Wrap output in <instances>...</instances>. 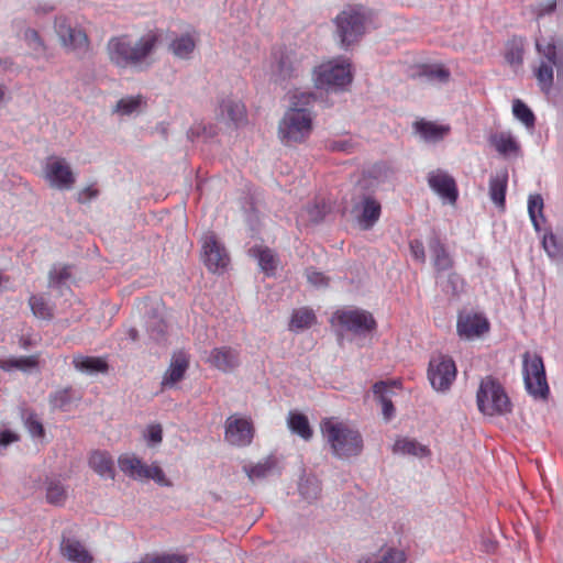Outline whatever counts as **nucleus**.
I'll return each instance as SVG.
<instances>
[{"label": "nucleus", "mask_w": 563, "mask_h": 563, "mask_svg": "<svg viewBox=\"0 0 563 563\" xmlns=\"http://www.w3.org/2000/svg\"><path fill=\"white\" fill-rule=\"evenodd\" d=\"M320 430L335 457L349 459L363 452L364 441L357 429L327 418L320 422Z\"/></svg>", "instance_id": "obj_1"}, {"label": "nucleus", "mask_w": 563, "mask_h": 563, "mask_svg": "<svg viewBox=\"0 0 563 563\" xmlns=\"http://www.w3.org/2000/svg\"><path fill=\"white\" fill-rule=\"evenodd\" d=\"M374 16V11L365 5H346L333 20L340 46L347 49L358 43L366 32L367 23L372 22Z\"/></svg>", "instance_id": "obj_2"}, {"label": "nucleus", "mask_w": 563, "mask_h": 563, "mask_svg": "<svg viewBox=\"0 0 563 563\" xmlns=\"http://www.w3.org/2000/svg\"><path fill=\"white\" fill-rule=\"evenodd\" d=\"M156 42L157 37L154 34L142 36L134 44L125 36L113 37L108 43L110 60L119 67L136 65L153 52Z\"/></svg>", "instance_id": "obj_3"}, {"label": "nucleus", "mask_w": 563, "mask_h": 563, "mask_svg": "<svg viewBox=\"0 0 563 563\" xmlns=\"http://www.w3.org/2000/svg\"><path fill=\"white\" fill-rule=\"evenodd\" d=\"M352 65L347 58L333 59L313 68V86L319 90L339 92L353 81Z\"/></svg>", "instance_id": "obj_4"}, {"label": "nucleus", "mask_w": 563, "mask_h": 563, "mask_svg": "<svg viewBox=\"0 0 563 563\" xmlns=\"http://www.w3.org/2000/svg\"><path fill=\"white\" fill-rule=\"evenodd\" d=\"M313 130L312 112L287 109L278 122V137L286 146L306 142Z\"/></svg>", "instance_id": "obj_5"}, {"label": "nucleus", "mask_w": 563, "mask_h": 563, "mask_svg": "<svg viewBox=\"0 0 563 563\" xmlns=\"http://www.w3.org/2000/svg\"><path fill=\"white\" fill-rule=\"evenodd\" d=\"M476 404L478 410L486 416H503L511 411V402L501 384L492 376L481 380Z\"/></svg>", "instance_id": "obj_6"}, {"label": "nucleus", "mask_w": 563, "mask_h": 563, "mask_svg": "<svg viewBox=\"0 0 563 563\" xmlns=\"http://www.w3.org/2000/svg\"><path fill=\"white\" fill-rule=\"evenodd\" d=\"M522 373L528 394L536 399H548L550 388L542 356L538 353L526 352L522 356Z\"/></svg>", "instance_id": "obj_7"}, {"label": "nucleus", "mask_w": 563, "mask_h": 563, "mask_svg": "<svg viewBox=\"0 0 563 563\" xmlns=\"http://www.w3.org/2000/svg\"><path fill=\"white\" fill-rule=\"evenodd\" d=\"M536 48L540 55L544 57L540 66L536 70V77L540 89L549 93L553 86V66L556 67L558 74L563 68V56L556 58V43L553 37L545 40L543 37L536 40Z\"/></svg>", "instance_id": "obj_8"}, {"label": "nucleus", "mask_w": 563, "mask_h": 563, "mask_svg": "<svg viewBox=\"0 0 563 563\" xmlns=\"http://www.w3.org/2000/svg\"><path fill=\"white\" fill-rule=\"evenodd\" d=\"M271 80L279 86L299 77L302 71L297 53L286 47H277L271 54Z\"/></svg>", "instance_id": "obj_9"}, {"label": "nucleus", "mask_w": 563, "mask_h": 563, "mask_svg": "<svg viewBox=\"0 0 563 563\" xmlns=\"http://www.w3.org/2000/svg\"><path fill=\"white\" fill-rule=\"evenodd\" d=\"M456 365L451 356L439 354L431 357L428 366V379L437 391H448L456 377Z\"/></svg>", "instance_id": "obj_10"}, {"label": "nucleus", "mask_w": 563, "mask_h": 563, "mask_svg": "<svg viewBox=\"0 0 563 563\" xmlns=\"http://www.w3.org/2000/svg\"><path fill=\"white\" fill-rule=\"evenodd\" d=\"M335 317L341 327L357 336H365L374 332L377 322L373 314L366 310L353 309L336 311Z\"/></svg>", "instance_id": "obj_11"}, {"label": "nucleus", "mask_w": 563, "mask_h": 563, "mask_svg": "<svg viewBox=\"0 0 563 563\" xmlns=\"http://www.w3.org/2000/svg\"><path fill=\"white\" fill-rule=\"evenodd\" d=\"M201 257L206 267L212 273L224 271L230 263L225 247L217 240L214 234L205 236Z\"/></svg>", "instance_id": "obj_12"}, {"label": "nucleus", "mask_w": 563, "mask_h": 563, "mask_svg": "<svg viewBox=\"0 0 563 563\" xmlns=\"http://www.w3.org/2000/svg\"><path fill=\"white\" fill-rule=\"evenodd\" d=\"M55 29L64 46L77 54H84L88 51L89 41L87 34L80 29L73 27L66 18H57L55 20Z\"/></svg>", "instance_id": "obj_13"}, {"label": "nucleus", "mask_w": 563, "mask_h": 563, "mask_svg": "<svg viewBox=\"0 0 563 563\" xmlns=\"http://www.w3.org/2000/svg\"><path fill=\"white\" fill-rule=\"evenodd\" d=\"M253 433V426L246 419L230 416L225 421V440L233 445H249L252 442Z\"/></svg>", "instance_id": "obj_14"}, {"label": "nucleus", "mask_w": 563, "mask_h": 563, "mask_svg": "<svg viewBox=\"0 0 563 563\" xmlns=\"http://www.w3.org/2000/svg\"><path fill=\"white\" fill-rule=\"evenodd\" d=\"M45 174L51 185L58 189H70L76 181L73 170L63 158L47 162Z\"/></svg>", "instance_id": "obj_15"}, {"label": "nucleus", "mask_w": 563, "mask_h": 563, "mask_svg": "<svg viewBox=\"0 0 563 563\" xmlns=\"http://www.w3.org/2000/svg\"><path fill=\"white\" fill-rule=\"evenodd\" d=\"M428 184L434 192L448 202H456L459 198L457 186L454 178L449 174L441 170L432 172L428 175Z\"/></svg>", "instance_id": "obj_16"}, {"label": "nucleus", "mask_w": 563, "mask_h": 563, "mask_svg": "<svg viewBox=\"0 0 563 563\" xmlns=\"http://www.w3.org/2000/svg\"><path fill=\"white\" fill-rule=\"evenodd\" d=\"M428 246L431 252L433 267L437 273V279L441 277V273L450 271L454 266V260L449 253L445 244L441 241L438 233L433 234L428 240Z\"/></svg>", "instance_id": "obj_17"}, {"label": "nucleus", "mask_w": 563, "mask_h": 563, "mask_svg": "<svg viewBox=\"0 0 563 563\" xmlns=\"http://www.w3.org/2000/svg\"><path fill=\"white\" fill-rule=\"evenodd\" d=\"M208 362L219 371L229 373L240 366V352L231 346L214 347L210 351Z\"/></svg>", "instance_id": "obj_18"}, {"label": "nucleus", "mask_w": 563, "mask_h": 563, "mask_svg": "<svg viewBox=\"0 0 563 563\" xmlns=\"http://www.w3.org/2000/svg\"><path fill=\"white\" fill-rule=\"evenodd\" d=\"M460 336L473 338L479 336L489 330L488 320L478 313L459 316L456 324Z\"/></svg>", "instance_id": "obj_19"}, {"label": "nucleus", "mask_w": 563, "mask_h": 563, "mask_svg": "<svg viewBox=\"0 0 563 563\" xmlns=\"http://www.w3.org/2000/svg\"><path fill=\"white\" fill-rule=\"evenodd\" d=\"M60 553L74 563H92V555L85 549L82 543L76 538L67 537L65 533L60 540Z\"/></svg>", "instance_id": "obj_20"}, {"label": "nucleus", "mask_w": 563, "mask_h": 563, "mask_svg": "<svg viewBox=\"0 0 563 563\" xmlns=\"http://www.w3.org/2000/svg\"><path fill=\"white\" fill-rule=\"evenodd\" d=\"M189 366V360L185 352H176L170 358L168 368L166 369L163 379V387H173L175 384L180 382Z\"/></svg>", "instance_id": "obj_21"}, {"label": "nucleus", "mask_w": 563, "mask_h": 563, "mask_svg": "<svg viewBox=\"0 0 563 563\" xmlns=\"http://www.w3.org/2000/svg\"><path fill=\"white\" fill-rule=\"evenodd\" d=\"M120 471L134 481L145 479L150 465H146L135 455L122 454L118 459Z\"/></svg>", "instance_id": "obj_22"}, {"label": "nucleus", "mask_w": 563, "mask_h": 563, "mask_svg": "<svg viewBox=\"0 0 563 563\" xmlns=\"http://www.w3.org/2000/svg\"><path fill=\"white\" fill-rule=\"evenodd\" d=\"M249 255L255 258L261 271L268 277L274 276L277 268V256L268 246L254 245L249 250Z\"/></svg>", "instance_id": "obj_23"}, {"label": "nucleus", "mask_w": 563, "mask_h": 563, "mask_svg": "<svg viewBox=\"0 0 563 563\" xmlns=\"http://www.w3.org/2000/svg\"><path fill=\"white\" fill-rule=\"evenodd\" d=\"M382 213L380 203L372 196H364L358 224L363 230H371L379 220Z\"/></svg>", "instance_id": "obj_24"}, {"label": "nucleus", "mask_w": 563, "mask_h": 563, "mask_svg": "<svg viewBox=\"0 0 563 563\" xmlns=\"http://www.w3.org/2000/svg\"><path fill=\"white\" fill-rule=\"evenodd\" d=\"M413 129L421 139L426 142H439L449 133L450 128L445 125H439L431 121L423 119L413 123Z\"/></svg>", "instance_id": "obj_25"}, {"label": "nucleus", "mask_w": 563, "mask_h": 563, "mask_svg": "<svg viewBox=\"0 0 563 563\" xmlns=\"http://www.w3.org/2000/svg\"><path fill=\"white\" fill-rule=\"evenodd\" d=\"M73 365L77 371L85 374L106 373L109 368L104 358L80 354L74 356Z\"/></svg>", "instance_id": "obj_26"}, {"label": "nucleus", "mask_w": 563, "mask_h": 563, "mask_svg": "<svg viewBox=\"0 0 563 563\" xmlns=\"http://www.w3.org/2000/svg\"><path fill=\"white\" fill-rule=\"evenodd\" d=\"M90 467L100 476L113 479L115 476L113 461L104 451H95L89 457Z\"/></svg>", "instance_id": "obj_27"}, {"label": "nucleus", "mask_w": 563, "mask_h": 563, "mask_svg": "<svg viewBox=\"0 0 563 563\" xmlns=\"http://www.w3.org/2000/svg\"><path fill=\"white\" fill-rule=\"evenodd\" d=\"M389 386L386 382L379 380L373 385L374 398L380 404L384 419L389 421L395 416V407L389 397Z\"/></svg>", "instance_id": "obj_28"}, {"label": "nucleus", "mask_w": 563, "mask_h": 563, "mask_svg": "<svg viewBox=\"0 0 563 563\" xmlns=\"http://www.w3.org/2000/svg\"><path fill=\"white\" fill-rule=\"evenodd\" d=\"M300 496L308 503H313L320 497L321 482L313 474H303L298 484Z\"/></svg>", "instance_id": "obj_29"}, {"label": "nucleus", "mask_w": 563, "mask_h": 563, "mask_svg": "<svg viewBox=\"0 0 563 563\" xmlns=\"http://www.w3.org/2000/svg\"><path fill=\"white\" fill-rule=\"evenodd\" d=\"M508 175L492 176L489 179V197L497 208L504 210L506 206Z\"/></svg>", "instance_id": "obj_30"}, {"label": "nucleus", "mask_w": 563, "mask_h": 563, "mask_svg": "<svg viewBox=\"0 0 563 563\" xmlns=\"http://www.w3.org/2000/svg\"><path fill=\"white\" fill-rule=\"evenodd\" d=\"M196 48V41L190 34H183L169 44V51L180 59H189Z\"/></svg>", "instance_id": "obj_31"}, {"label": "nucleus", "mask_w": 563, "mask_h": 563, "mask_svg": "<svg viewBox=\"0 0 563 563\" xmlns=\"http://www.w3.org/2000/svg\"><path fill=\"white\" fill-rule=\"evenodd\" d=\"M287 424L292 433L298 434L303 440L308 441L312 438V429L308 418L303 413L290 411Z\"/></svg>", "instance_id": "obj_32"}, {"label": "nucleus", "mask_w": 563, "mask_h": 563, "mask_svg": "<svg viewBox=\"0 0 563 563\" xmlns=\"http://www.w3.org/2000/svg\"><path fill=\"white\" fill-rule=\"evenodd\" d=\"M394 453H399L402 455H413V456H426L429 454V450L427 446L419 443L417 440L402 438L398 439L394 446Z\"/></svg>", "instance_id": "obj_33"}, {"label": "nucleus", "mask_w": 563, "mask_h": 563, "mask_svg": "<svg viewBox=\"0 0 563 563\" xmlns=\"http://www.w3.org/2000/svg\"><path fill=\"white\" fill-rule=\"evenodd\" d=\"M146 330L151 339L163 342L167 334V323L156 312L148 313L146 318Z\"/></svg>", "instance_id": "obj_34"}, {"label": "nucleus", "mask_w": 563, "mask_h": 563, "mask_svg": "<svg viewBox=\"0 0 563 563\" xmlns=\"http://www.w3.org/2000/svg\"><path fill=\"white\" fill-rule=\"evenodd\" d=\"M220 113L222 117H227L230 121L239 123L244 118L245 107L238 100L227 98L220 103Z\"/></svg>", "instance_id": "obj_35"}, {"label": "nucleus", "mask_w": 563, "mask_h": 563, "mask_svg": "<svg viewBox=\"0 0 563 563\" xmlns=\"http://www.w3.org/2000/svg\"><path fill=\"white\" fill-rule=\"evenodd\" d=\"M29 305L34 317L46 321L53 319V307L42 295H31Z\"/></svg>", "instance_id": "obj_36"}, {"label": "nucleus", "mask_w": 563, "mask_h": 563, "mask_svg": "<svg viewBox=\"0 0 563 563\" xmlns=\"http://www.w3.org/2000/svg\"><path fill=\"white\" fill-rule=\"evenodd\" d=\"M317 318L312 309L300 308L294 310L289 322L290 330H305L310 328Z\"/></svg>", "instance_id": "obj_37"}, {"label": "nucleus", "mask_w": 563, "mask_h": 563, "mask_svg": "<svg viewBox=\"0 0 563 563\" xmlns=\"http://www.w3.org/2000/svg\"><path fill=\"white\" fill-rule=\"evenodd\" d=\"M440 286L444 294L459 298L465 289V280L456 272H450L446 278L440 282Z\"/></svg>", "instance_id": "obj_38"}, {"label": "nucleus", "mask_w": 563, "mask_h": 563, "mask_svg": "<svg viewBox=\"0 0 563 563\" xmlns=\"http://www.w3.org/2000/svg\"><path fill=\"white\" fill-rule=\"evenodd\" d=\"M528 213L536 231H541L540 221H545L543 216V198L541 195H530L528 199Z\"/></svg>", "instance_id": "obj_39"}, {"label": "nucleus", "mask_w": 563, "mask_h": 563, "mask_svg": "<svg viewBox=\"0 0 563 563\" xmlns=\"http://www.w3.org/2000/svg\"><path fill=\"white\" fill-rule=\"evenodd\" d=\"M512 113L516 119L521 121L526 128H534L536 115L532 110L520 99H515L512 102Z\"/></svg>", "instance_id": "obj_40"}, {"label": "nucleus", "mask_w": 563, "mask_h": 563, "mask_svg": "<svg viewBox=\"0 0 563 563\" xmlns=\"http://www.w3.org/2000/svg\"><path fill=\"white\" fill-rule=\"evenodd\" d=\"M36 365L37 361L34 356H20L0 360V368L3 371H10L12 368L26 371L35 367Z\"/></svg>", "instance_id": "obj_41"}, {"label": "nucleus", "mask_w": 563, "mask_h": 563, "mask_svg": "<svg viewBox=\"0 0 563 563\" xmlns=\"http://www.w3.org/2000/svg\"><path fill=\"white\" fill-rule=\"evenodd\" d=\"M67 498V493L63 484L58 481H51L46 487V500L47 503L62 506Z\"/></svg>", "instance_id": "obj_42"}, {"label": "nucleus", "mask_w": 563, "mask_h": 563, "mask_svg": "<svg viewBox=\"0 0 563 563\" xmlns=\"http://www.w3.org/2000/svg\"><path fill=\"white\" fill-rule=\"evenodd\" d=\"M317 101L316 93L309 92H295L290 97V104L288 109H299L302 112H311L310 107Z\"/></svg>", "instance_id": "obj_43"}, {"label": "nucleus", "mask_w": 563, "mask_h": 563, "mask_svg": "<svg viewBox=\"0 0 563 563\" xmlns=\"http://www.w3.org/2000/svg\"><path fill=\"white\" fill-rule=\"evenodd\" d=\"M493 143L495 148L503 155L518 153L520 151L518 142L511 135H506L503 133L496 135L493 137Z\"/></svg>", "instance_id": "obj_44"}, {"label": "nucleus", "mask_w": 563, "mask_h": 563, "mask_svg": "<svg viewBox=\"0 0 563 563\" xmlns=\"http://www.w3.org/2000/svg\"><path fill=\"white\" fill-rule=\"evenodd\" d=\"M73 388L65 387L51 394L49 404L53 408L66 411L73 401Z\"/></svg>", "instance_id": "obj_45"}, {"label": "nucleus", "mask_w": 563, "mask_h": 563, "mask_svg": "<svg viewBox=\"0 0 563 563\" xmlns=\"http://www.w3.org/2000/svg\"><path fill=\"white\" fill-rule=\"evenodd\" d=\"M142 102V96H128L117 102L113 111L121 115H130L141 107Z\"/></svg>", "instance_id": "obj_46"}, {"label": "nucleus", "mask_w": 563, "mask_h": 563, "mask_svg": "<svg viewBox=\"0 0 563 563\" xmlns=\"http://www.w3.org/2000/svg\"><path fill=\"white\" fill-rule=\"evenodd\" d=\"M276 466V459L268 456L263 462H258L256 465L247 470V475L251 479L265 478Z\"/></svg>", "instance_id": "obj_47"}, {"label": "nucleus", "mask_w": 563, "mask_h": 563, "mask_svg": "<svg viewBox=\"0 0 563 563\" xmlns=\"http://www.w3.org/2000/svg\"><path fill=\"white\" fill-rule=\"evenodd\" d=\"M419 75L429 80H438L440 82H446L450 78L449 69L440 65H423Z\"/></svg>", "instance_id": "obj_48"}, {"label": "nucleus", "mask_w": 563, "mask_h": 563, "mask_svg": "<svg viewBox=\"0 0 563 563\" xmlns=\"http://www.w3.org/2000/svg\"><path fill=\"white\" fill-rule=\"evenodd\" d=\"M407 555L405 551L396 549V548H388L379 559L372 561L371 559L360 561V563H406Z\"/></svg>", "instance_id": "obj_49"}, {"label": "nucleus", "mask_w": 563, "mask_h": 563, "mask_svg": "<svg viewBox=\"0 0 563 563\" xmlns=\"http://www.w3.org/2000/svg\"><path fill=\"white\" fill-rule=\"evenodd\" d=\"M329 211L330 207L323 200L316 201L314 203L307 207L309 220L313 223L322 222L325 216L329 213Z\"/></svg>", "instance_id": "obj_50"}, {"label": "nucleus", "mask_w": 563, "mask_h": 563, "mask_svg": "<svg viewBox=\"0 0 563 563\" xmlns=\"http://www.w3.org/2000/svg\"><path fill=\"white\" fill-rule=\"evenodd\" d=\"M23 37L27 46L36 54H43L45 52L44 42L36 30L27 27L24 31Z\"/></svg>", "instance_id": "obj_51"}, {"label": "nucleus", "mask_w": 563, "mask_h": 563, "mask_svg": "<svg viewBox=\"0 0 563 563\" xmlns=\"http://www.w3.org/2000/svg\"><path fill=\"white\" fill-rule=\"evenodd\" d=\"M145 479H153L157 485L162 487L173 486L172 481L166 477L163 468L156 464L150 465Z\"/></svg>", "instance_id": "obj_52"}, {"label": "nucleus", "mask_w": 563, "mask_h": 563, "mask_svg": "<svg viewBox=\"0 0 563 563\" xmlns=\"http://www.w3.org/2000/svg\"><path fill=\"white\" fill-rule=\"evenodd\" d=\"M24 426L33 438H43L45 435V430L42 422L33 412L26 417Z\"/></svg>", "instance_id": "obj_53"}, {"label": "nucleus", "mask_w": 563, "mask_h": 563, "mask_svg": "<svg viewBox=\"0 0 563 563\" xmlns=\"http://www.w3.org/2000/svg\"><path fill=\"white\" fill-rule=\"evenodd\" d=\"M542 245L549 256L555 257L562 253V247L558 243V239L553 232H548L542 239Z\"/></svg>", "instance_id": "obj_54"}, {"label": "nucleus", "mask_w": 563, "mask_h": 563, "mask_svg": "<svg viewBox=\"0 0 563 563\" xmlns=\"http://www.w3.org/2000/svg\"><path fill=\"white\" fill-rule=\"evenodd\" d=\"M70 273L68 271V267H63L60 269H52L49 272V282L48 286L53 288H60L67 279H69Z\"/></svg>", "instance_id": "obj_55"}, {"label": "nucleus", "mask_w": 563, "mask_h": 563, "mask_svg": "<svg viewBox=\"0 0 563 563\" xmlns=\"http://www.w3.org/2000/svg\"><path fill=\"white\" fill-rule=\"evenodd\" d=\"M505 58L507 63L519 66L523 62V48L517 43H512L506 51Z\"/></svg>", "instance_id": "obj_56"}, {"label": "nucleus", "mask_w": 563, "mask_h": 563, "mask_svg": "<svg viewBox=\"0 0 563 563\" xmlns=\"http://www.w3.org/2000/svg\"><path fill=\"white\" fill-rule=\"evenodd\" d=\"M306 275L308 282L317 287H327L329 284V278L312 267L306 269Z\"/></svg>", "instance_id": "obj_57"}, {"label": "nucleus", "mask_w": 563, "mask_h": 563, "mask_svg": "<svg viewBox=\"0 0 563 563\" xmlns=\"http://www.w3.org/2000/svg\"><path fill=\"white\" fill-rule=\"evenodd\" d=\"M145 438L148 444L155 445L161 443L163 440V429L161 424L148 426Z\"/></svg>", "instance_id": "obj_58"}, {"label": "nucleus", "mask_w": 563, "mask_h": 563, "mask_svg": "<svg viewBox=\"0 0 563 563\" xmlns=\"http://www.w3.org/2000/svg\"><path fill=\"white\" fill-rule=\"evenodd\" d=\"M410 253L412 257L420 262H426V252H424V245L421 240L413 239L409 242Z\"/></svg>", "instance_id": "obj_59"}, {"label": "nucleus", "mask_w": 563, "mask_h": 563, "mask_svg": "<svg viewBox=\"0 0 563 563\" xmlns=\"http://www.w3.org/2000/svg\"><path fill=\"white\" fill-rule=\"evenodd\" d=\"M99 196V189L93 185L87 186L78 192L77 201L79 203H87Z\"/></svg>", "instance_id": "obj_60"}, {"label": "nucleus", "mask_w": 563, "mask_h": 563, "mask_svg": "<svg viewBox=\"0 0 563 563\" xmlns=\"http://www.w3.org/2000/svg\"><path fill=\"white\" fill-rule=\"evenodd\" d=\"M154 563H187L188 559L184 554H163L152 559Z\"/></svg>", "instance_id": "obj_61"}, {"label": "nucleus", "mask_w": 563, "mask_h": 563, "mask_svg": "<svg viewBox=\"0 0 563 563\" xmlns=\"http://www.w3.org/2000/svg\"><path fill=\"white\" fill-rule=\"evenodd\" d=\"M20 437L11 430L0 432V450H5L11 443L19 441Z\"/></svg>", "instance_id": "obj_62"}, {"label": "nucleus", "mask_w": 563, "mask_h": 563, "mask_svg": "<svg viewBox=\"0 0 563 563\" xmlns=\"http://www.w3.org/2000/svg\"><path fill=\"white\" fill-rule=\"evenodd\" d=\"M329 150L332 152H350L353 147V144L349 140H339V141H331L328 145Z\"/></svg>", "instance_id": "obj_63"}, {"label": "nucleus", "mask_w": 563, "mask_h": 563, "mask_svg": "<svg viewBox=\"0 0 563 563\" xmlns=\"http://www.w3.org/2000/svg\"><path fill=\"white\" fill-rule=\"evenodd\" d=\"M556 9V0H547L540 8L541 14H550Z\"/></svg>", "instance_id": "obj_64"}]
</instances>
